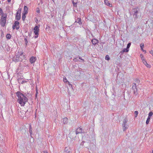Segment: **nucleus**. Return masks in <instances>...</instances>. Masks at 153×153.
Wrapping results in <instances>:
<instances>
[{
  "label": "nucleus",
  "mask_w": 153,
  "mask_h": 153,
  "mask_svg": "<svg viewBox=\"0 0 153 153\" xmlns=\"http://www.w3.org/2000/svg\"><path fill=\"white\" fill-rule=\"evenodd\" d=\"M16 95L18 97V102L22 106H24L28 100V98L19 91L16 93Z\"/></svg>",
  "instance_id": "obj_1"
},
{
  "label": "nucleus",
  "mask_w": 153,
  "mask_h": 153,
  "mask_svg": "<svg viewBox=\"0 0 153 153\" xmlns=\"http://www.w3.org/2000/svg\"><path fill=\"white\" fill-rule=\"evenodd\" d=\"M6 14H3L0 20V24L2 27H4L6 24V18L7 17Z\"/></svg>",
  "instance_id": "obj_2"
},
{
  "label": "nucleus",
  "mask_w": 153,
  "mask_h": 153,
  "mask_svg": "<svg viewBox=\"0 0 153 153\" xmlns=\"http://www.w3.org/2000/svg\"><path fill=\"white\" fill-rule=\"evenodd\" d=\"M138 13V11L137 8L133 9L132 10L131 13L134 18H138L137 14Z\"/></svg>",
  "instance_id": "obj_3"
},
{
  "label": "nucleus",
  "mask_w": 153,
  "mask_h": 153,
  "mask_svg": "<svg viewBox=\"0 0 153 153\" xmlns=\"http://www.w3.org/2000/svg\"><path fill=\"white\" fill-rule=\"evenodd\" d=\"M34 32L35 35L37 36H35V37L36 38L38 36L39 33V27L38 26H36L34 28Z\"/></svg>",
  "instance_id": "obj_4"
},
{
  "label": "nucleus",
  "mask_w": 153,
  "mask_h": 153,
  "mask_svg": "<svg viewBox=\"0 0 153 153\" xmlns=\"http://www.w3.org/2000/svg\"><path fill=\"white\" fill-rule=\"evenodd\" d=\"M132 89L133 90V93L135 95H137V88L136 85V83H133L132 84Z\"/></svg>",
  "instance_id": "obj_5"
},
{
  "label": "nucleus",
  "mask_w": 153,
  "mask_h": 153,
  "mask_svg": "<svg viewBox=\"0 0 153 153\" xmlns=\"http://www.w3.org/2000/svg\"><path fill=\"white\" fill-rule=\"evenodd\" d=\"M82 128H77V129L76 130L75 132H72L71 133H70V135L71 134H78L81 133L82 132Z\"/></svg>",
  "instance_id": "obj_6"
},
{
  "label": "nucleus",
  "mask_w": 153,
  "mask_h": 153,
  "mask_svg": "<svg viewBox=\"0 0 153 153\" xmlns=\"http://www.w3.org/2000/svg\"><path fill=\"white\" fill-rule=\"evenodd\" d=\"M142 61H143V63L148 68H150L151 67V65L149 64H148L146 61L145 59H142Z\"/></svg>",
  "instance_id": "obj_7"
},
{
  "label": "nucleus",
  "mask_w": 153,
  "mask_h": 153,
  "mask_svg": "<svg viewBox=\"0 0 153 153\" xmlns=\"http://www.w3.org/2000/svg\"><path fill=\"white\" fill-rule=\"evenodd\" d=\"M91 42L93 45H96L98 42V40L96 39H94L91 40Z\"/></svg>",
  "instance_id": "obj_8"
},
{
  "label": "nucleus",
  "mask_w": 153,
  "mask_h": 153,
  "mask_svg": "<svg viewBox=\"0 0 153 153\" xmlns=\"http://www.w3.org/2000/svg\"><path fill=\"white\" fill-rule=\"evenodd\" d=\"M104 3L105 5L108 6L110 7H112V4L109 2L108 0H105Z\"/></svg>",
  "instance_id": "obj_9"
},
{
  "label": "nucleus",
  "mask_w": 153,
  "mask_h": 153,
  "mask_svg": "<svg viewBox=\"0 0 153 153\" xmlns=\"http://www.w3.org/2000/svg\"><path fill=\"white\" fill-rule=\"evenodd\" d=\"M36 60V57L32 56L30 58V62L31 63L35 62Z\"/></svg>",
  "instance_id": "obj_10"
},
{
  "label": "nucleus",
  "mask_w": 153,
  "mask_h": 153,
  "mask_svg": "<svg viewBox=\"0 0 153 153\" xmlns=\"http://www.w3.org/2000/svg\"><path fill=\"white\" fill-rule=\"evenodd\" d=\"M75 22L78 23L79 24V25H81L82 24L81 19L80 18H77V19H76V21L75 23Z\"/></svg>",
  "instance_id": "obj_11"
},
{
  "label": "nucleus",
  "mask_w": 153,
  "mask_h": 153,
  "mask_svg": "<svg viewBox=\"0 0 153 153\" xmlns=\"http://www.w3.org/2000/svg\"><path fill=\"white\" fill-rule=\"evenodd\" d=\"M65 153H71V150L68 148L65 147Z\"/></svg>",
  "instance_id": "obj_12"
},
{
  "label": "nucleus",
  "mask_w": 153,
  "mask_h": 153,
  "mask_svg": "<svg viewBox=\"0 0 153 153\" xmlns=\"http://www.w3.org/2000/svg\"><path fill=\"white\" fill-rule=\"evenodd\" d=\"M123 130L124 131H126V130L128 128V126L127 124L123 125Z\"/></svg>",
  "instance_id": "obj_13"
},
{
  "label": "nucleus",
  "mask_w": 153,
  "mask_h": 153,
  "mask_svg": "<svg viewBox=\"0 0 153 153\" xmlns=\"http://www.w3.org/2000/svg\"><path fill=\"white\" fill-rule=\"evenodd\" d=\"M63 81L64 82L66 83L67 84H69V86H71V87H72V85L71 84H70L69 82L67 80V79H66V78H64L63 79Z\"/></svg>",
  "instance_id": "obj_14"
},
{
  "label": "nucleus",
  "mask_w": 153,
  "mask_h": 153,
  "mask_svg": "<svg viewBox=\"0 0 153 153\" xmlns=\"http://www.w3.org/2000/svg\"><path fill=\"white\" fill-rule=\"evenodd\" d=\"M79 59H81L82 61V62L84 61L83 59L81 58V57H79L78 58V57L75 58L73 60L74 62H76L77 61H79V62H80V61L79 60Z\"/></svg>",
  "instance_id": "obj_15"
},
{
  "label": "nucleus",
  "mask_w": 153,
  "mask_h": 153,
  "mask_svg": "<svg viewBox=\"0 0 153 153\" xmlns=\"http://www.w3.org/2000/svg\"><path fill=\"white\" fill-rule=\"evenodd\" d=\"M24 12L25 14H27L28 13V8L26 6H25L24 7Z\"/></svg>",
  "instance_id": "obj_16"
},
{
  "label": "nucleus",
  "mask_w": 153,
  "mask_h": 153,
  "mask_svg": "<svg viewBox=\"0 0 153 153\" xmlns=\"http://www.w3.org/2000/svg\"><path fill=\"white\" fill-rule=\"evenodd\" d=\"M21 18V14H16V19L17 20H19Z\"/></svg>",
  "instance_id": "obj_17"
},
{
  "label": "nucleus",
  "mask_w": 153,
  "mask_h": 153,
  "mask_svg": "<svg viewBox=\"0 0 153 153\" xmlns=\"http://www.w3.org/2000/svg\"><path fill=\"white\" fill-rule=\"evenodd\" d=\"M63 122L64 124H67L68 122V119L67 117H65L63 119Z\"/></svg>",
  "instance_id": "obj_18"
},
{
  "label": "nucleus",
  "mask_w": 153,
  "mask_h": 153,
  "mask_svg": "<svg viewBox=\"0 0 153 153\" xmlns=\"http://www.w3.org/2000/svg\"><path fill=\"white\" fill-rule=\"evenodd\" d=\"M128 49L126 48H125L123 49V50H122L121 51V53H123L125 52H128Z\"/></svg>",
  "instance_id": "obj_19"
},
{
  "label": "nucleus",
  "mask_w": 153,
  "mask_h": 153,
  "mask_svg": "<svg viewBox=\"0 0 153 153\" xmlns=\"http://www.w3.org/2000/svg\"><path fill=\"white\" fill-rule=\"evenodd\" d=\"M150 118V117H148L146 122V124H148L149 123Z\"/></svg>",
  "instance_id": "obj_20"
},
{
  "label": "nucleus",
  "mask_w": 153,
  "mask_h": 153,
  "mask_svg": "<svg viewBox=\"0 0 153 153\" xmlns=\"http://www.w3.org/2000/svg\"><path fill=\"white\" fill-rule=\"evenodd\" d=\"M144 45V44L143 43L141 44L140 45L141 50L142 51H145L143 50V49Z\"/></svg>",
  "instance_id": "obj_21"
},
{
  "label": "nucleus",
  "mask_w": 153,
  "mask_h": 153,
  "mask_svg": "<svg viewBox=\"0 0 153 153\" xmlns=\"http://www.w3.org/2000/svg\"><path fill=\"white\" fill-rule=\"evenodd\" d=\"M105 59L106 60H109L110 59V58L108 55H106L105 57Z\"/></svg>",
  "instance_id": "obj_22"
},
{
  "label": "nucleus",
  "mask_w": 153,
  "mask_h": 153,
  "mask_svg": "<svg viewBox=\"0 0 153 153\" xmlns=\"http://www.w3.org/2000/svg\"><path fill=\"white\" fill-rule=\"evenodd\" d=\"M127 121V119L126 118H125L123 120V125L126 124V123Z\"/></svg>",
  "instance_id": "obj_23"
},
{
  "label": "nucleus",
  "mask_w": 153,
  "mask_h": 153,
  "mask_svg": "<svg viewBox=\"0 0 153 153\" xmlns=\"http://www.w3.org/2000/svg\"><path fill=\"white\" fill-rule=\"evenodd\" d=\"M25 13H23L22 16V19L23 21H24L25 20V19L26 17L25 15Z\"/></svg>",
  "instance_id": "obj_24"
},
{
  "label": "nucleus",
  "mask_w": 153,
  "mask_h": 153,
  "mask_svg": "<svg viewBox=\"0 0 153 153\" xmlns=\"http://www.w3.org/2000/svg\"><path fill=\"white\" fill-rule=\"evenodd\" d=\"M6 37L7 39H10L11 37V35L10 34H7L6 35Z\"/></svg>",
  "instance_id": "obj_25"
},
{
  "label": "nucleus",
  "mask_w": 153,
  "mask_h": 153,
  "mask_svg": "<svg viewBox=\"0 0 153 153\" xmlns=\"http://www.w3.org/2000/svg\"><path fill=\"white\" fill-rule=\"evenodd\" d=\"M29 132L30 133V135H31V134H32V129L31 127V125H30L29 126Z\"/></svg>",
  "instance_id": "obj_26"
},
{
  "label": "nucleus",
  "mask_w": 153,
  "mask_h": 153,
  "mask_svg": "<svg viewBox=\"0 0 153 153\" xmlns=\"http://www.w3.org/2000/svg\"><path fill=\"white\" fill-rule=\"evenodd\" d=\"M19 25V22H18V21H16L15 22V25H16V26H17Z\"/></svg>",
  "instance_id": "obj_27"
},
{
  "label": "nucleus",
  "mask_w": 153,
  "mask_h": 153,
  "mask_svg": "<svg viewBox=\"0 0 153 153\" xmlns=\"http://www.w3.org/2000/svg\"><path fill=\"white\" fill-rule=\"evenodd\" d=\"M138 113L137 111H134V114H135V117H137Z\"/></svg>",
  "instance_id": "obj_28"
},
{
  "label": "nucleus",
  "mask_w": 153,
  "mask_h": 153,
  "mask_svg": "<svg viewBox=\"0 0 153 153\" xmlns=\"http://www.w3.org/2000/svg\"><path fill=\"white\" fill-rule=\"evenodd\" d=\"M21 9H20L18 10V11L16 13V14H21Z\"/></svg>",
  "instance_id": "obj_29"
},
{
  "label": "nucleus",
  "mask_w": 153,
  "mask_h": 153,
  "mask_svg": "<svg viewBox=\"0 0 153 153\" xmlns=\"http://www.w3.org/2000/svg\"><path fill=\"white\" fill-rule=\"evenodd\" d=\"M131 42H129L128 43V44L127 45V48L128 49L130 47L131 45Z\"/></svg>",
  "instance_id": "obj_30"
},
{
  "label": "nucleus",
  "mask_w": 153,
  "mask_h": 153,
  "mask_svg": "<svg viewBox=\"0 0 153 153\" xmlns=\"http://www.w3.org/2000/svg\"><path fill=\"white\" fill-rule=\"evenodd\" d=\"M153 114V112H150L149 114L148 117H151L152 116Z\"/></svg>",
  "instance_id": "obj_31"
},
{
  "label": "nucleus",
  "mask_w": 153,
  "mask_h": 153,
  "mask_svg": "<svg viewBox=\"0 0 153 153\" xmlns=\"http://www.w3.org/2000/svg\"><path fill=\"white\" fill-rule=\"evenodd\" d=\"M24 40H25V44L26 45H27V43L28 42L26 38H25L24 39Z\"/></svg>",
  "instance_id": "obj_32"
},
{
  "label": "nucleus",
  "mask_w": 153,
  "mask_h": 153,
  "mask_svg": "<svg viewBox=\"0 0 153 153\" xmlns=\"http://www.w3.org/2000/svg\"><path fill=\"white\" fill-rule=\"evenodd\" d=\"M135 82H136L137 83H139L140 82L139 80L137 79H136L134 80Z\"/></svg>",
  "instance_id": "obj_33"
},
{
  "label": "nucleus",
  "mask_w": 153,
  "mask_h": 153,
  "mask_svg": "<svg viewBox=\"0 0 153 153\" xmlns=\"http://www.w3.org/2000/svg\"><path fill=\"white\" fill-rule=\"evenodd\" d=\"M16 60L17 61V62H18L19 61H21V59H20L18 57L16 58Z\"/></svg>",
  "instance_id": "obj_34"
},
{
  "label": "nucleus",
  "mask_w": 153,
  "mask_h": 153,
  "mask_svg": "<svg viewBox=\"0 0 153 153\" xmlns=\"http://www.w3.org/2000/svg\"><path fill=\"white\" fill-rule=\"evenodd\" d=\"M4 14L3 13L2 10L1 8H0V15Z\"/></svg>",
  "instance_id": "obj_35"
},
{
  "label": "nucleus",
  "mask_w": 153,
  "mask_h": 153,
  "mask_svg": "<svg viewBox=\"0 0 153 153\" xmlns=\"http://www.w3.org/2000/svg\"><path fill=\"white\" fill-rule=\"evenodd\" d=\"M140 57H141V58L142 59H142H144V58H143L144 56H143V55L142 54H141L140 55Z\"/></svg>",
  "instance_id": "obj_36"
},
{
  "label": "nucleus",
  "mask_w": 153,
  "mask_h": 153,
  "mask_svg": "<svg viewBox=\"0 0 153 153\" xmlns=\"http://www.w3.org/2000/svg\"><path fill=\"white\" fill-rule=\"evenodd\" d=\"M38 91L37 90H36V93L35 94V97L36 98L37 97V94H38Z\"/></svg>",
  "instance_id": "obj_37"
},
{
  "label": "nucleus",
  "mask_w": 153,
  "mask_h": 153,
  "mask_svg": "<svg viewBox=\"0 0 153 153\" xmlns=\"http://www.w3.org/2000/svg\"><path fill=\"white\" fill-rule=\"evenodd\" d=\"M36 12L38 13H39L40 12V10L39 8H37L36 9Z\"/></svg>",
  "instance_id": "obj_38"
},
{
  "label": "nucleus",
  "mask_w": 153,
  "mask_h": 153,
  "mask_svg": "<svg viewBox=\"0 0 153 153\" xmlns=\"http://www.w3.org/2000/svg\"><path fill=\"white\" fill-rule=\"evenodd\" d=\"M150 53H151L153 56V50H152L150 51Z\"/></svg>",
  "instance_id": "obj_39"
},
{
  "label": "nucleus",
  "mask_w": 153,
  "mask_h": 153,
  "mask_svg": "<svg viewBox=\"0 0 153 153\" xmlns=\"http://www.w3.org/2000/svg\"><path fill=\"white\" fill-rule=\"evenodd\" d=\"M85 143V141H82V142H81V143L80 145H82V146H83V145L84 146V143Z\"/></svg>",
  "instance_id": "obj_40"
},
{
  "label": "nucleus",
  "mask_w": 153,
  "mask_h": 153,
  "mask_svg": "<svg viewBox=\"0 0 153 153\" xmlns=\"http://www.w3.org/2000/svg\"><path fill=\"white\" fill-rule=\"evenodd\" d=\"M16 26L15 25H13L12 27V28L13 29H14L16 28Z\"/></svg>",
  "instance_id": "obj_41"
},
{
  "label": "nucleus",
  "mask_w": 153,
  "mask_h": 153,
  "mask_svg": "<svg viewBox=\"0 0 153 153\" xmlns=\"http://www.w3.org/2000/svg\"><path fill=\"white\" fill-rule=\"evenodd\" d=\"M16 29L18 30L19 28V25L16 26Z\"/></svg>",
  "instance_id": "obj_42"
},
{
  "label": "nucleus",
  "mask_w": 153,
  "mask_h": 153,
  "mask_svg": "<svg viewBox=\"0 0 153 153\" xmlns=\"http://www.w3.org/2000/svg\"><path fill=\"white\" fill-rule=\"evenodd\" d=\"M26 82V81H22V82H21V84H23V83H24V82Z\"/></svg>",
  "instance_id": "obj_43"
},
{
  "label": "nucleus",
  "mask_w": 153,
  "mask_h": 153,
  "mask_svg": "<svg viewBox=\"0 0 153 153\" xmlns=\"http://www.w3.org/2000/svg\"><path fill=\"white\" fill-rule=\"evenodd\" d=\"M44 153H48V152L47 151H44Z\"/></svg>",
  "instance_id": "obj_44"
},
{
  "label": "nucleus",
  "mask_w": 153,
  "mask_h": 153,
  "mask_svg": "<svg viewBox=\"0 0 153 153\" xmlns=\"http://www.w3.org/2000/svg\"><path fill=\"white\" fill-rule=\"evenodd\" d=\"M11 0H7V1L8 2H10Z\"/></svg>",
  "instance_id": "obj_45"
},
{
  "label": "nucleus",
  "mask_w": 153,
  "mask_h": 153,
  "mask_svg": "<svg viewBox=\"0 0 153 153\" xmlns=\"http://www.w3.org/2000/svg\"><path fill=\"white\" fill-rule=\"evenodd\" d=\"M23 53H22L21 54V55L22 56V55H23Z\"/></svg>",
  "instance_id": "obj_46"
},
{
  "label": "nucleus",
  "mask_w": 153,
  "mask_h": 153,
  "mask_svg": "<svg viewBox=\"0 0 153 153\" xmlns=\"http://www.w3.org/2000/svg\"><path fill=\"white\" fill-rule=\"evenodd\" d=\"M84 147H85V146ZM86 148H87V147H86Z\"/></svg>",
  "instance_id": "obj_47"
},
{
  "label": "nucleus",
  "mask_w": 153,
  "mask_h": 153,
  "mask_svg": "<svg viewBox=\"0 0 153 153\" xmlns=\"http://www.w3.org/2000/svg\"><path fill=\"white\" fill-rule=\"evenodd\" d=\"M152 153H153V150L152 151Z\"/></svg>",
  "instance_id": "obj_48"
}]
</instances>
